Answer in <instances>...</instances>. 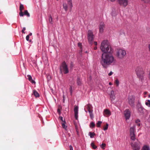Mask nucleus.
<instances>
[{"label": "nucleus", "instance_id": "42", "mask_svg": "<svg viewBox=\"0 0 150 150\" xmlns=\"http://www.w3.org/2000/svg\"><path fill=\"white\" fill-rule=\"evenodd\" d=\"M25 30V27H23V29L22 30V32L23 33H25V32H24V31Z\"/></svg>", "mask_w": 150, "mask_h": 150}, {"label": "nucleus", "instance_id": "36", "mask_svg": "<svg viewBox=\"0 0 150 150\" xmlns=\"http://www.w3.org/2000/svg\"><path fill=\"white\" fill-rule=\"evenodd\" d=\"M115 84L117 85V86H118L119 85V81H118V80L117 79H116L115 80Z\"/></svg>", "mask_w": 150, "mask_h": 150}, {"label": "nucleus", "instance_id": "10", "mask_svg": "<svg viewBox=\"0 0 150 150\" xmlns=\"http://www.w3.org/2000/svg\"><path fill=\"white\" fill-rule=\"evenodd\" d=\"M137 107L138 111L140 113H142L144 112V109L140 103H139L137 105Z\"/></svg>", "mask_w": 150, "mask_h": 150}, {"label": "nucleus", "instance_id": "27", "mask_svg": "<svg viewBox=\"0 0 150 150\" xmlns=\"http://www.w3.org/2000/svg\"><path fill=\"white\" fill-rule=\"evenodd\" d=\"M95 125L94 123L93 122H91L90 125V127L91 128H93L95 127Z\"/></svg>", "mask_w": 150, "mask_h": 150}, {"label": "nucleus", "instance_id": "35", "mask_svg": "<svg viewBox=\"0 0 150 150\" xmlns=\"http://www.w3.org/2000/svg\"><path fill=\"white\" fill-rule=\"evenodd\" d=\"M110 97L113 100H115V95H114V94H112V95H110Z\"/></svg>", "mask_w": 150, "mask_h": 150}, {"label": "nucleus", "instance_id": "4", "mask_svg": "<svg viewBox=\"0 0 150 150\" xmlns=\"http://www.w3.org/2000/svg\"><path fill=\"white\" fill-rule=\"evenodd\" d=\"M126 54L125 50L120 49L118 50L116 52L117 56L120 59L123 58Z\"/></svg>", "mask_w": 150, "mask_h": 150}, {"label": "nucleus", "instance_id": "9", "mask_svg": "<svg viewBox=\"0 0 150 150\" xmlns=\"http://www.w3.org/2000/svg\"><path fill=\"white\" fill-rule=\"evenodd\" d=\"M130 112L128 109H126L124 112V114L126 120L129 119L130 116Z\"/></svg>", "mask_w": 150, "mask_h": 150}, {"label": "nucleus", "instance_id": "18", "mask_svg": "<svg viewBox=\"0 0 150 150\" xmlns=\"http://www.w3.org/2000/svg\"><path fill=\"white\" fill-rule=\"evenodd\" d=\"M27 76L28 78V80L30 81L32 83H35V81L32 80V77L30 75H27Z\"/></svg>", "mask_w": 150, "mask_h": 150}, {"label": "nucleus", "instance_id": "47", "mask_svg": "<svg viewBox=\"0 0 150 150\" xmlns=\"http://www.w3.org/2000/svg\"><path fill=\"white\" fill-rule=\"evenodd\" d=\"M113 74V72L112 71H110L108 74V75L109 76H111Z\"/></svg>", "mask_w": 150, "mask_h": 150}, {"label": "nucleus", "instance_id": "39", "mask_svg": "<svg viewBox=\"0 0 150 150\" xmlns=\"http://www.w3.org/2000/svg\"><path fill=\"white\" fill-rule=\"evenodd\" d=\"M70 92L71 93V95L72 93V87L71 86H70L69 88Z\"/></svg>", "mask_w": 150, "mask_h": 150}, {"label": "nucleus", "instance_id": "7", "mask_svg": "<svg viewBox=\"0 0 150 150\" xmlns=\"http://www.w3.org/2000/svg\"><path fill=\"white\" fill-rule=\"evenodd\" d=\"M88 42L90 44L92 43V42L93 40V35L92 32L91 30H88Z\"/></svg>", "mask_w": 150, "mask_h": 150}, {"label": "nucleus", "instance_id": "46", "mask_svg": "<svg viewBox=\"0 0 150 150\" xmlns=\"http://www.w3.org/2000/svg\"><path fill=\"white\" fill-rule=\"evenodd\" d=\"M69 149H70V150H73V147L71 145H70Z\"/></svg>", "mask_w": 150, "mask_h": 150}, {"label": "nucleus", "instance_id": "24", "mask_svg": "<svg viewBox=\"0 0 150 150\" xmlns=\"http://www.w3.org/2000/svg\"><path fill=\"white\" fill-rule=\"evenodd\" d=\"M65 121L63 122H62V127L64 129H66L67 127V126H66L65 125Z\"/></svg>", "mask_w": 150, "mask_h": 150}, {"label": "nucleus", "instance_id": "26", "mask_svg": "<svg viewBox=\"0 0 150 150\" xmlns=\"http://www.w3.org/2000/svg\"><path fill=\"white\" fill-rule=\"evenodd\" d=\"M24 15H26L28 17H29L30 16V14L29 13H28V11L27 10H25L24 11Z\"/></svg>", "mask_w": 150, "mask_h": 150}, {"label": "nucleus", "instance_id": "33", "mask_svg": "<svg viewBox=\"0 0 150 150\" xmlns=\"http://www.w3.org/2000/svg\"><path fill=\"white\" fill-rule=\"evenodd\" d=\"M108 124L106 123V125L104 127L103 129V130H107L108 129Z\"/></svg>", "mask_w": 150, "mask_h": 150}, {"label": "nucleus", "instance_id": "21", "mask_svg": "<svg viewBox=\"0 0 150 150\" xmlns=\"http://www.w3.org/2000/svg\"><path fill=\"white\" fill-rule=\"evenodd\" d=\"M67 4L70 8H71L72 7V4L71 0H69L68 1Z\"/></svg>", "mask_w": 150, "mask_h": 150}, {"label": "nucleus", "instance_id": "37", "mask_svg": "<svg viewBox=\"0 0 150 150\" xmlns=\"http://www.w3.org/2000/svg\"><path fill=\"white\" fill-rule=\"evenodd\" d=\"M89 114H90V116L91 118H93V115L92 113V112H89Z\"/></svg>", "mask_w": 150, "mask_h": 150}, {"label": "nucleus", "instance_id": "29", "mask_svg": "<svg viewBox=\"0 0 150 150\" xmlns=\"http://www.w3.org/2000/svg\"><path fill=\"white\" fill-rule=\"evenodd\" d=\"M77 83L78 85H80L81 84V80L79 77H78L77 79Z\"/></svg>", "mask_w": 150, "mask_h": 150}, {"label": "nucleus", "instance_id": "55", "mask_svg": "<svg viewBox=\"0 0 150 150\" xmlns=\"http://www.w3.org/2000/svg\"><path fill=\"white\" fill-rule=\"evenodd\" d=\"M148 97H149V98H150V94L149 95Z\"/></svg>", "mask_w": 150, "mask_h": 150}, {"label": "nucleus", "instance_id": "40", "mask_svg": "<svg viewBox=\"0 0 150 150\" xmlns=\"http://www.w3.org/2000/svg\"><path fill=\"white\" fill-rule=\"evenodd\" d=\"M59 119L62 121V122H63L65 121V120L64 119V120H63V118L61 116H60L59 117Z\"/></svg>", "mask_w": 150, "mask_h": 150}, {"label": "nucleus", "instance_id": "15", "mask_svg": "<svg viewBox=\"0 0 150 150\" xmlns=\"http://www.w3.org/2000/svg\"><path fill=\"white\" fill-rule=\"evenodd\" d=\"M135 130V126H133V127L130 128L129 129L130 134H135L134 132Z\"/></svg>", "mask_w": 150, "mask_h": 150}, {"label": "nucleus", "instance_id": "14", "mask_svg": "<svg viewBox=\"0 0 150 150\" xmlns=\"http://www.w3.org/2000/svg\"><path fill=\"white\" fill-rule=\"evenodd\" d=\"M105 27V25L103 23H100L99 26V32L102 33L103 32L104 28Z\"/></svg>", "mask_w": 150, "mask_h": 150}, {"label": "nucleus", "instance_id": "5", "mask_svg": "<svg viewBox=\"0 0 150 150\" xmlns=\"http://www.w3.org/2000/svg\"><path fill=\"white\" fill-rule=\"evenodd\" d=\"M119 4L124 8L126 7L128 5V0H117Z\"/></svg>", "mask_w": 150, "mask_h": 150}, {"label": "nucleus", "instance_id": "2", "mask_svg": "<svg viewBox=\"0 0 150 150\" xmlns=\"http://www.w3.org/2000/svg\"><path fill=\"white\" fill-rule=\"evenodd\" d=\"M135 71L139 79L142 80L143 79L144 75L143 69L142 67H139L136 68Z\"/></svg>", "mask_w": 150, "mask_h": 150}, {"label": "nucleus", "instance_id": "17", "mask_svg": "<svg viewBox=\"0 0 150 150\" xmlns=\"http://www.w3.org/2000/svg\"><path fill=\"white\" fill-rule=\"evenodd\" d=\"M63 7L65 11H67L68 10V6L67 4L65 3H64L63 4Z\"/></svg>", "mask_w": 150, "mask_h": 150}, {"label": "nucleus", "instance_id": "48", "mask_svg": "<svg viewBox=\"0 0 150 150\" xmlns=\"http://www.w3.org/2000/svg\"><path fill=\"white\" fill-rule=\"evenodd\" d=\"M114 94V91H111V92H110V95H112V94Z\"/></svg>", "mask_w": 150, "mask_h": 150}, {"label": "nucleus", "instance_id": "23", "mask_svg": "<svg viewBox=\"0 0 150 150\" xmlns=\"http://www.w3.org/2000/svg\"><path fill=\"white\" fill-rule=\"evenodd\" d=\"M88 134L91 138H93L94 136H95L96 134L94 132H89Z\"/></svg>", "mask_w": 150, "mask_h": 150}, {"label": "nucleus", "instance_id": "53", "mask_svg": "<svg viewBox=\"0 0 150 150\" xmlns=\"http://www.w3.org/2000/svg\"><path fill=\"white\" fill-rule=\"evenodd\" d=\"M137 124V125L138 126H140V124L139 123H138Z\"/></svg>", "mask_w": 150, "mask_h": 150}, {"label": "nucleus", "instance_id": "38", "mask_svg": "<svg viewBox=\"0 0 150 150\" xmlns=\"http://www.w3.org/2000/svg\"><path fill=\"white\" fill-rule=\"evenodd\" d=\"M26 40H27V41H29L30 42H31V40H29V35H27L26 36Z\"/></svg>", "mask_w": 150, "mask_h": 150}, {"label": "nucleus", "instance_id": "28", "mask_svg": "<svg viewBox=\"0 0 150 150\" xmlns=\"http://www.w3.org/2000/svg\"><path fill=\"white\" fill-rule=\"evenodd\" d=\"M91 146L92 147V148L94 149H96L97 148V146L95 145L94 143L93 142H92L91 143Z\"/></svg>", "mask_w": 150, "mask_h": 150}, {"label": "nucleus", "instance_id": "34", "mask_svg": "<svg viewBox=\"0 0 150 150\" xmlns=\"http://www.w3.org/2000/svg\"><path fill=\"white\" fill-rule=\"evenodd\" d=\"M100 146L103 149H105V147L106 146V144L105 143H102L101 145H100Z\"/></svg>", "mask_w": 150, "mask_h": 150}, {"label": "nucleus", "instance_id": "44", "mask_svg": "<svg viewBox=\"0 0 150 150\" xmlns=\"http://www.w3.org/2000/svg\"><path fill=\"white\" fill-rule=\"evenodd\" d=\"M57 111L59 115H60L61 113L60 110L59 108H58L57 110Z\"/></svg>", "mask_w": 150, "mask_h": 150}, {"label": "nucleus", "instance_id": "12", "mask_svg": "<svg viewBox=\"0 0 150 150\" xmlns=\"http://www.w3.org/2000/svg\"><path fill=\"white\" fill-rule=\"evenodd\" d=\"M111 114L110 111L108 109H105L103 112V115L105 116L108 117Z\"/></svg>", "mask_w": 150, "mask_h": 150}, {"label": "nucleus", "instance_id": "22", "mask_svg": "<svg viewBox=\"0 0 150 150\" xmlns=\"http://www.w3.org/2000/svg\"><path fill=\"white\" fill-rule=\"evenodd\" d=\"M142 150H150V149L149 146L145 145L143 147Z\"/></svg>", "mask_w": 150, "mask_h": 150}, {"label": "nucleus", "instance_id": "41", "mask_svg": "<svg viewBox=\"0 0 150 150\" xmlns=\"http://www.w3.org/2000/svg\"><path fill=\"white\" fill-rule=\"evenodd\" d=\"M75 125V128H76V131L77 132V134L78 135H79V131H78V129H77V126L76 125Z\"/></svg>", "mask_w": 150, "mask_h": 150}, {"label": "nucleus", "instance_id": "45", "mask_svg": "<svg viewBox=\"0 0 150 150\" xmlns=\"http://www.w3.org/2000/svg\"><path fill=\"white\" fill-rule=\"evenodd\" d=\"M140 122V121L139 120L137 119L135 121V122L136 123H139Z\"/></svg>", "mask_w": 150, "mask_h": 150}, {"label": "nucleus", "instance_id": "43", "mask_svg": "<svg viewBox=\"0 0 150 150\" xmlns=\"http://www.w3.org/2000/svg\"><path fill=\"white\" fill-rule=\"evenodd\" d=\"M78 46L79 47H81L82 46V44L81 43H80V42H79L78 43Z\"/></svg>", "mask_w": 150, "mask_h": 150}, {"label": "nucleus", "instance_id": "56", "mask_svg": "<svg viewBox=\"0 0 150 150\" xmlns=\"http://www.w3.org/2000/svg\"><path fill=\"white\" fill-rule=\"evenodd\" d=\"M2 12L0 11V14H1Z\"/></svg>", "mask_w": 150, "mask_h": 150}, {"label": "nucleus", "instance_id": "20", "mask_svg": "<svg viewBox=\"0 0 150 150\" xmlns=\"http://www.w3.org/2000/svg\"><path fill=\"white\" fill-rule=\"evenodd\" d=\"M130 136L131 139L133 141H134L136 139V135L135 134H130Z\"/></svg>", "mask_w": 150, "mask_h": 150}, {"label": "nucleus", "instance_id": "31", "mask_svg": "<svg viewBox=\"0 0 150 150\" xmlns=\"http://www.w3.org/2000/svg\"><path fill=\"white\" fill-rule=\"evenodd\" d=\"M49 22L51 24H52V18L51 16L50 15L49 16Z\"/></svg>", "mask_w": 150, "mask_h": 150}, {"label": "nucleus", "instance_id": "13", "mask_svg": "<svg viewBox=\"0 0 150 150\" xmlns=\"http://www.w3.org/2000/svg\"><path fill=\"white\" fill-rule=\"evenodd\" d=\"M78 107L75 106L74 108V116L76 120H77L78 117Z\"/></svg>", "mask_w": 150, "mask_h": 150}, {"label": "nucleus", "instance_id": "3", "mask_svg": "<svg viewBox=\"0 0 150 150\" xmlns=\"http://www.w3.org/2000/svg\"><path fill=\"white\" fill-rule=\"evenodd\" d=\"M60 70L62 73L63 72L64 74H68L69 72L68 66L65 62H63L60 66Z\"/></svg>", "mask_w": 150, "mask_h": 150}, {"label": "nucleus", "instance_id": "51", "mask_svg": "<svg viewBox=\"0 0 150 150\" xmlns=\"http://www.w3.org/2000/svg\"><path fill=\"white\" fill-rule=\"evenodd\" d=\"M94 50H96L97 49V47L96 46L94 48Z\"/></svg>", "mask_w": 150, "mask_h": 150}, {"label": "nucleus", "instance_id": "8", "mask_svg": "<svg viewBox=\"0 0 150 150\" xmlns=\"http://www.w3.org/2000/svg\"><path fill=\"white\" fill-rule=\"evenodd\" d=\"M131 145L133 150H139L140 149L139 143H135L134 144L131 143Z\"/></svg>", "mask_w": 150, "mask_h": 150}, {"label": "nucleus", "instance_id": "32", "mask_svg": "<svg viewBox=\"0 0 150 150\" xmlns=\"http://www.w3.org/2000/svg\"><path fill=\"white\" fill-rule=\"evenodd\" d=\"M144 3L146 4H149L150 3V0H141Z\"/></svg>", "mask_w": 150, "mask_h": 150}, {"label": "nucleus", "instance_id": "11", "mask_svg": "<svg viewBox=\"0 0 150 150\" xmlns=\"http://www.w3.org/2000/svg\"><path fill=\"white\" fill-rule=\"evenodd\" d=\"M24 8L23 5L20 3L19 7L20 12H19V14L21 17L23 16L24 15L22 11L24 9Z\"/></svg>", "mask_w": 150, "mask_h": 150}, {"label": "nucleus", "instance_id": "54", "mask_svg": "<svg viewBox=\"0 0 150 150\" xmlns=\"http://www.w3.org/2000/svg\"><path fill=\"white\" fill-rule=\"evenodd\" d=\"M109 84L110 85H112V83H110H110H109Z\"/></svg>", "mask_w": 150, "mask_h": 150}, {"label": "nucleus", "instance_id": "1", "mask_svg": "<svg viewBox=\"0 0 150 150\" xmlns=\"http://www.w3.org/2000/svg\"><path fill=\"white\" fill-rule=\"evenodd\" d=\"M100 48L104 52L101 57L100 63L103 68L106 69L109 65L116 62L115 59L112 54L113 50L111 48L108 40H104L102 42Z\"/></svg>", "mask_w": 150, "mask_h": 150}, {"label": "nucleus", "instance_id": "25", "mask_svg": "<svg viewBox=\"0 0 150 150\" xmlns=\"http://www.w3.org/2000/svg\"><path fill=\"white\" fill-rule=\"evenodd\" d=\"M146 105L149 107H150V100H148L146 101L145 102Z\"/></svg>", "mask_w": 150, "mask_h": 150}, {"label": "nucleus", "instance_id": "16", "mask_svg": "<svg viewBox=\"0 0 150 150\" xmlns=\"http://www.w3.org/2000/svg\"><path fill=\"white\" fill-rule=\"evenodd\" d=\"M86 108L89 112H93L92 106L90 104H88L86 106Z\"/></svg>", "mask_w": 150, "mask_h": 150}, {"label": "nucleus", "instance_id": "6", "mask_svg": "<svg viewBox=\"0 0 150 150\" xmlns=\"http://www.w3.org/2000/svg\"><path fill=\"white\" fill-rule=\"evenodd\" d=\"M128 102L129 105L131 107H134V97L132 96H129L128 98Z\"/></svg>", "mask_w": 150, "mask_h": 150}, {"label": "nucleus", "instance_id": "19", "mask_svg": "<svg viewBox=\"0 0 150 150\" xmlns=\"http://www.w3.org/2000/svg\"><path fill=\"white\" fill-rule=\"evenodd\" d=\"M33 94L34 96L36 97H38L40 96L39 94L35 90L33 91Z\"/></svg>", "mask_w": 150, "mask_h": 150}, {"label": "nucleus", "instance_id": "52", "mask_svg": "<svg viewBox=\"0 0 150 150\" xmlns=\"http://www.w3.org/2000/svg\"><path fill=\"white\" fill-rule=\"evenodd\" d=\"M147 92H144V94L145 95H146L147 94Z\"/></svg>", "mask_w": 150, "mask_h": 150}, {"label": "nucleus", "instance_id": "50", "mask_svg": "<svg viewBox=\"0 0 150 150\" xmlns=\"http://www.w3.org/2000/svg\"><path fill=\"white\" fill-rule=\"evenodd\" d=\"M32 33H30L28 35H29V36H31L32 35Z\"/></svg>", "mask_w": 150, "mask_h": 150}, {"label": "nucleus", "instance_id": "49", "mask_svg": "<svg viewBox=\"0 0 150 150\" xmlns=\"http://www.w3.org/2000/svg\"><path fill=\"white\" fill-rule=\"evenodd\" d=\"M94 44L96 45L97 44V42L95 41L94 42Z\"/></svg>", "mask_w": 150, "mask_h": 150}, {"label": "nucleus", "instance_id": "30", "mask_svg": "<svg viewBox=\"0 0 150 150\" xmlns=\"http://www.w3.org/2000/svg\"><path fill=\"white\" fill-rule=\"evenodd\" d=\"M102 122L100 121H99L96 123V126L97 127H100Z\"/></svg>", "mask_w": 150, "mask_h": 150}]
</instances>
